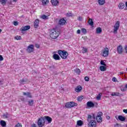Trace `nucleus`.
Returning a JSON list of instances; mask_svg holds the SVG:
<instances>
[{
  "label": "nucleus",
  "instance_id": "1",
  "mask_svg": "<svg viewBox=\"0 0 127 127\" xmlns=\"http://www.w3.org/2000/svg\"><path fill=\"white\" fill-rule=\"evenodd\" d=\"M58 54L63 59H67V57H68V55H69L67 52L61 50L58 51Z\"/></svg>",
  "mask_w": 127,
  "mask_h": 127
},
{
  "label": "nucleus",
  "instance_id": "2",
  "mask_svg": "<svg viewBox=\"0 0 127 127\" xmlns=\"http://www.w3.org/2000/svg\"><path fill=\"white\" fill-rule=\"evenodd\" d=\"M59 36V33H57L55 29L52 30L50 32V37L52 39H56Z\"/></svg>",
  "mask_w": 127,
  "mask_h": 127
},
{
  "label": "nucleus",
  "instance_id": "3",
  "mask_svg": "<svg viewBox=\"0 0 127 127\" xmlns=\"http://www.w3.org/2000/svg\"><path fill=\"white\" fill-rule=\"evenodd\" d=\"M37 124L39 127H44L45 125V118L44 117H41L38 120Z\"/></svg>",
  "mask_w": 127,
  "mask_h": 127
},
{
  "label": "nucleus",
  "instance_id": "4",
  "mask_svg": "<svg viewBox=\"0 0 127 127\" xmlns=\"http://www.w3.org/2000/svg\"><path fill=\"white\" fill-rule=\"evenodd\" d=\"M102 116H103V113L102 112H99L98 113L96 118V121L98 123H102Z\"/></svg>",
  "mask_w": 127,
  "mask_h": 127
},
{
  "label": "nucleus",
  "instance_id": "5",
  "mask_svg": "<svg viewBox=\"0 0 127 127\" xmlns=\"http://www.w3.org/2000/svg\"><path fill=\"white\" fill-rule=\"evenodd\" d=\"M88 127H97V122H96V121L92 120L88 122Z\"/></svg>",
  "mask_w": 127,
  "mask_h": 127
},
{
  "label": "nucleus",
  "instance_id": "6",
  "mask_svg": "<svg viewBox=\"0 0 127 127\" xmlns=\"http://www.w3.org/2000/svg\"><path fill=\"white\" fill-rule=\"evenodd\" d=\"M34 50V46L33 45H30L28 46L27 49L26 50L27 52L28 53H31V52H33Z\"/></svg>",
  "mask_w": 127,
  "mask_h": 127
},
{
  "label": "nucleus",
  "instance_id": "7",
  "mask_svg": "<svg viewBox=\"0 0 127 127\" xmlns=\"http://www.w3.org/2000/svg\"><path fill=\"white\" fill-rule=\"evenodd\" d=\"M120 28V21H117L115 25H114V33H117V31L119 30V28Z\"/></svg>",
  "mask_w": 127,
  "mask_h": 127
},
{
  "label": "nucleus",
  "instance_id": "8",
  "mask_svg": "<svg viewBox=\"0 0 127 127\" xmlns=\"http://www.w3.org/2000/svg\"><path fill=\"white\" fill-rule=\"evenodd\" d=\"M103 56L104 57H108V56H109V49L108 48H105L104 50H103Z\"/></svg>",
  "mask_w": 127,
  "mask_h": 127
},
{
  "label": "nucleus",
  "instance_id": "9",
  "mask_svg": "<svg viewBox=\"0 0 127 127\" xmlns=\"http://www.w3.org/2000/svg\"><path fill=\"white\" fill-rule=\"evenodd\" d=\"M29 29H30V26L27 25L24 27H22L20 28V31L23 32V31H26V30H28Z\"/></svg>",
  "mask_w": 127,
  "mask_h": 127
},
{
  "label": "nucleus",
  "instance_id": "10",
  "mask_svg": "<svg viewBox=\"0 0 127 127\" xmlns=\"http://www.w3.org/2000/svg\"><path fill=\"white\" fill-rule=\"evenodd\" d=\"M45 118V121H47L48 122V124H51L52 122V118H51L49 116H45L44 117Z\"/></svg>",
  "mask_w": 127,
  "mask_h": 127
},
{
  "label": "nucleus",
  "instance_id": "11",
  "mask_svg": "<svg viewBox=\"0 0 127 127\" xmlns=\"http://www.w3.org/2000/svg\"><path fill=\"white\" fill-rule=\"evenodd\" d=\"M86 105L87 107L88 108H94V107H95V104H94L92 101L87 102Z\"/></svg>",
  "mask_w": 127,
  "mask_h": 127
},
{
  "label": "nucleus",
  "instance_id": "12",
  "mask_svg": "<svg viewBox=\"0 0 127 127\" xmlns=\"http://www.w3.org/2000/svg\"><path fill=\"white\" fill-rule=\"evenodd\" d=\"M115 118L116 119V120H119V121H121V122H125L126 121V118H125L124 116H118V119L117 116H115Z\"/></svg>",
  "mask_w": 127,
  "mask_h": 127
},
{
  "label": "nucleus",
  "instance_id": "13",
  "mask_svg": "<svg viewBox=\"0 0 127 127\" xmlns=\"http://www.w3.org/2000/svg\"><path fill=\"white\" fill-rule=\"evenodd\" d=\"M66 23V20L64 19V18H61L59 21V23L60 25H64L65 23Z\"/></svg>",
  "mask_w": 127,
  "mask_h": 127
},
{
  "label": "nucleus",
  "instance_id": "14",
  "mask_svg": "<svg viewBox=\"0 0 127 127\" xmlns=\"http://www.w3.org/2000/svg\"><path fill=\"white\" fill-rule=\"evenodd\" d=\"M117 51L119 54H122L123 53V47L122 46H119L117 48Z\"/></svg>",
  "mask_w": 127,
  "mask_h": 127
},
{
  "label": "nucleus",
  "instance_id": "15",
  "mask_svg": "<svg viewBox=\"0 0 127 127\" xmlns=\"http://www.w3.org/2000/svg\"><path fill=\"white\" fill-rule=\"evenodd\" d=\"M39 24V20L36 19L34 22V26L35 28H37L38 27V25Z\"/></svg>",
  "mask_w": 127,
  "mask_h": 127
},
{
  "label": "nucleus",
  "instance_id": "16",
  "mask_svg": "<svg viewBox=\"0 0 127 127\" xmlns=\"http://www.w3.org/2000/svg\"><path fill=\"white\" fill-rule=\"evenodd\" d=\"M53 58H54L55 60H60L61 59L60 57H59V55L56 54H54V55L53 56Z\"/></svg>",
  "mask_w": 127,
  "mask_h": 127
},
{
  "label": "nucleus",
  "instance_id": "17",
  "mask_svg": "<svg viewBox=\"0 0 127 127\" xmlns=\"http://www.w3.org/2000/svg\"><path fill=\"white\" fill-rule=\"evenodd\" d=\"M51 2L53 5L56 6L58 3H59V1L57 0H51Z\"/></svg>",
  "mask_w": 127,
  "mask_h": 127
},
{
  "label": "nucleus",
  "instance_id": "18",
  "mask_svg": "<svg viewBox=\"0 0 127 127\" xmlns=\"http://www.w3.org/2000/svg\"><path fill=\"white\" fill-rule=\"evenodd\" d=\"M0 125L2 127H6V122H5V121H4L3 120H2L0 122Z\"/></svg>",
  "mask_w": 127,
  "mask_h": 127
},
{
  "label": "nucleus",
  "instance_id": "19",
  "mask_svg": "<svg viewBox=\"0 0 127 127\" xmlns=\"http://www.w3.org/2000/svg\"><path fill=\"white\" fill-rule=\"evenodd\" d=\"M23 95L24 96H27L29 98H32L31 94L30 92H23Z\"/></svg>",
  "mask_w": 127,
  "mask_h": 127
},
{
  "label": "nucleus",
  "instance_id": "20",
  "mask_svg": "<svg viewBox=\"0 0 127 127\" xmlns=\"http://www.w3.org/2000/svg\"><path fill=\"white\" fill-rule=\"evenodd\" d=\"M100 70L103 72L106 71L107 68L104 65H101L99 67Z\"/></svg>",
  "mask_w": 127,
  "mask_h": 127
},
{
  "label": "nucleus",
  "instance_id": "21",
  "mask_svg": "<svg viewBox=\"0 0 127 127\" xmlns=\"http://www.w3.org/2000/svg\"><path fill=\"white\" fill-rule=\"evenodd\" d=\"M125 6H126V5H125V3H121L119 5L120 9H123V8H124Z\"/></svg>",
  "mask_w": 127,
  "mask_h": 127
},
{
  "label": "nucleus",
  "instance_id": "22",
  "mask_svg": "<svg viewBox=\"0 0 127 127\" xmlns=\"http://www.w3.org/2000/svg\"><path fill=\"white\" fill-rule=\"evenodd\" d=\"M88 22L89 25H91V26H93V25H94V21H93V19L91 18L89 19Z\"/></svg>",
  "mask_w": 127,
  "mask_h": 127
},
{
  "label": "nucleus",
  "instance_id": "23",
  "mask_svg": "<svg viewBox=\"0 0 127 127\" xmlns=\"http://www.w3.org/2000/svg\"><path fill=\"white\" fill-rule=\"evenodd\" d=\"M83 121H82L81 120L77 121V126H78L79 127H81V126H83Z\"/></svg>",
  "mask_w": 127,
  "mask_h": 127
},
{
  "label": "nucleus",
  "instance_id": "24",
  "mask_svg": "<svg viewBox=\"0 0 127 127\" xmlns=\"http://www.w3.org/2000/svg\"><path fill=\"white\" fill-rule=\"evenodd\" d=\"M81 90H82V86H78L76 87V88L75 89V91L76 92H80V91H81Z\"/></svg>",
  "mask_w": 127,
  "mask_h": 127
},
{
  "label": "nucleus",
  "instance_id": "25",
  "mask_svg": "<svg viewBox=\"0 0 127 127\" xmlns=\"http://www.w3.org/2000/svg\"><path fill=\"white\" fill-rule=\"evenodd\" d=\"M96 33H97V34L102 33V28H101V27H98L96 29Z\"/></svg>",
  "mask_w": 127,
  "mask_h": 127
},
{
  "label": "nucleus",
  "instance_id": "26",
  "mask_svg": "<svg viewBox=\"0 0 127 127\" xmlns=\"http://www.w3.org/2000/svg\"><path fill=\"white\" fill-rule=\"evenodd\" d=\"M98 3L100 5H104L105 4V0H98Z\"/></svg>",
  "mask_w": 127,
  "mask_h": 127
},
{
  "label": "nucleus",
  "instance_id": "27",
  "mask_svg": "<svg viewBox=\"0 0 127 127\" xmlns=\"http://www.w3.org/2000/svg\"><path fill=\"white\" fill-rule=\"evenodd\" d=\"M42 2L43 3V5H45L46 4H47V3H49V0H42Z\"/></svg>",
  "mask_w": 127,
  "mask_h": 127
},
{
  "label": "nucleus",
  "instance_id": "28",
  "mask_svg": "<svg viewBox=\"0 0 127 127\" xmlns=\"http://www.w3.org/2000/svg\"><path fill=\"white\" fill-rule=\"evenodd\" d=\"M65 108H72V105H71L70 102L66 103L65 105Z\"/></svg>",
  "mask_w": 127,
  "mask_h": 127
},
{
  "label": "nucleus",
  "instance_id": "29",
  "mask_svg": "<svg viewBox=\"0 0 127 127\" xmlns=\"http://www.w3.org/2000/svg\"><path fill=\"white\" fill-rule=\"evenodd\" d=\"M111 96H112L113 97L116 96H120V93L119 92H112L111 93Z\"/></svg>",
  "mask_w": 127,
  "mask_h": 127
},
{
  "label": "nucleus",
  "instance_id": "30",
  "mask_svg": "<svg viewBox=\"0 0 127 127\" xmlns=\"http://www.w3.org/2000/svg\"><path fill=\"white\" fill-rule=\"evenodd\" d=\"M74 72L79 75L81 73V70L79 68H76L74 69Z\"/></svg>",
  "mask_w": 127,
  "mask_h": 127
},
{
  "label": "nucleus",
  "instance_id": "31",
  "mask_svg": "<svg viewBox=\"0 0 127 127\" xmlns=\"http://www.w3.org/2000/svg\"><path fill=\"white\" fill-rule=\"evenodd\" d=\"M70 103L71 106V108H73V107H76L77 105V103L73 102H70Z\"/></svg>",
  "mask_w": 127,
  "mask_h": 127
},
{
  "label": "nucleus",
  "instance_id": "32",
  "mask_svg": "<svg viewBox=\"0 0 127 127\" xmlns=\"http://www.w3.org/2000/svg\"><path fill=\"white\" fill-rule=\"evenodd\" d=\"M7 0H0V2H1V4L3 5H5V3H6Z\"/></svg>",
  "mask_w": 127,
  "mask_h": 127
},
{
  "label": "nucleus",
  "instance_id": "33",
  "mask_svg": "<svg viewBox=\"0 0 127 127\" xmlns=\"http://www.w3.org/2000/svg\"><path fill=\"white\" fill-rule=\"evenodd\" d=\"M92 116L88 115L87 117V122H90V121H92Z\"/></svg>",
  "mask_w": 127,
  "mask_h": 127
},
{
  "label": "nucleus",
  "instance_id": "34",
  "mask_svg": "<svg viewBox=\"0 0 127 127\" xmlns=\"http://www.w3.org/2000/svg\"><path fill=\"white\" fill-rule=\"evenodd\" d=\"M20 83L21 84V85H23L24 84H25V83H26V80H24V79H21V80H20Z\"/></svg>",
  "mask_w": 127,
  "mask_h": 127
},
{
  "label": "nucleus",
  "instance_id": "35",
  "mask_svg": "<svg viewBox=\"0 0 127 127\" xmlns=\"http://www.w3.org/2000/svg\"><path fill=\"white\" fill-rule=\"evenodd\" d=\"M101 97H102V93H99L98 95L96 97V99L98 100H101Z\"/></svg>",
  "mask_w": 127,
  "mask_h": 127
},
{
  "label": "nucleus",
  "instance_id": "36",
  "mask_svg": "<svg viewBox=\"0 0 127 127\" xmlns=\"http://www.w3.org/2000/svg\"><path fill=\"white\" fill-rule=\"evenodd\" d=\"M81 32L83 33V34H86L87 33V30L85 28L81 29Z\"/></svg>",
  "mask_w": 127,
  "mask_h": 127
},
{
  "label": "nucleus",
  "instance_id": "37",
  "mask_svg": "<svg viewBox=\"0 0 127 127\" xmlns=\"http://www.w3.org/2000/svg\"><path fill=\"white\" fill-rule=\"evenodd\" d=\"M83 96H78L77 97V101L78 102H81V101H82V100H83Z\"/></svg>",
  "mask_w": 127,
  "mask_h": 127
},
{
  "label": "nucleus",
  "instance_id": "38",
  "mask_svg": "<svg viewBox=\"0 0 127 127\" xmlns=\"http://www.w3.org/2000/svg\"><path fill=\"white\" fill-rule=\"evenodd\" d=\"M41 18H42V19H48V16L45 15H43L41 16Z\"/></svg>",
  "mask_w": 127,
  "mask_h": 127
},
{
  "label": "nucleus",
  "instance_id": "39",
  "mask_svg": "<svg viewBox=\"0 0 127 127\" xmlns=\"http://www.w3.org/2000/svg\"><path fill=\"white\" fill-rule=\"evenodd\" d=\"M15 39L16 40H20V39H21V36H16L15 37Z\"/></svg>",
  "mask_w": 127,
  "mask_h": 127
},
{
  "label": "nucleus",
  "instance_id": "40",
  "mask_svg": "<svg viewBox=\"0 0 127 127\" xmlns=\"http://www.w3.org/2000/svg\"><path fill=\"white\" fill-rule=\"evenodd\" d=\"M28 103H29V105L31 106H33V101L32 100L29 101Z\"/></svg>",
  "mask_w": 127,
  "mask_h": 127
},
{
  "label": "nucleus",
  "instance_id": "41",
  "mask_svg": "<svg viewBox=\"0 0 127 127\" xmlns=\"http://www.w3.org/2000/svg\"><path fill=\"white\" fill-rule=\"evenodd\" d=\"M84 80L86 82H89V81L90 80V78H89V77H88V76H85L84 77Z\"/></svg>",
  "mask_w": 127,
  "mask_h": 127
},
{
  "label": "nucleus",
  "instance_id": "42",
  "mask_svg": "<svg viewBox=\"0 0 127 127\" xmlns=\"http://www.w3.org/2000/svg\"><path fill=\"white\" fill-rule=\"evenodd\" d=\"M100 64H101V65H103V66H107V64H105V62L104 61H101L100 62Z\"/></svg>",
  "mask_w": 127,
  "mask_h": 127
},
{
  "label": "nucleus",
  "instance_id": "43",
  "mask_svg": "<svg viewBox=\"0 0 127 127\" xmlns=\"http://www.w3.org/2000/svg\"><path fill=\"white\" fill-rule=\"evenodd\" d=\"M3 118H4V119H8V114H3Z\"/></svg>",
  "mask_w": 127,
  "mask_h": 127
},
{
  "label": "nucleus",
  "instance_id": "44",
  "mask_svg": "<svg viewBox=\"0 0 127 127\" xmlns=\"http://www.w3.org/2000/svg\"><path fill=\"white\" fill-rule=\"evenodd\" d=\"M15 127H22V125L19 123H18L15 125Z\"/></svg>",
  "mask_w": 127,
  "mask_h": 127
},
{
  "label": "nucleus",
  "instance_id": "45",
  "mask_svg": "<svg viewBox=\"0 0 127 127\" xmlns=\"http://www.w3.org/2000/svg\"><path fill=\"white\" fill-rule=\"evenodd\" d=\"M82 51H83V53H86V52H87V51H88V50L85 48H83Z\"/></svg>",
  "mask_w": 127,
  "mask_h": 127
},
{
  "label": "nucleus",
  "instance_id": "46",
  "mask_svg": "<svg viewBox=\"0 0 127 127\" xmlns=\"http://www.w3.org/2000/svg\"><path fill=\"white\" fill-rule=\"evenodd\" d=\"M97 116H96V115L95 114H93L92 116V119L94 121V120H96V118Z\"/></svg>",
  "mask_w": 127,
  "mask_h": 127
},
{
  "label": "nucleus",
  "instance_id": "47",
  "mask_svg": "<svg viewBox=\"0 0 127 127\" xmlns=\"http://www.w3.org/2000/svg\"><path fill=\"white\" fill-rule=\"evenodd\" d=\"M66 15V16H68V17L72 16V13H70V12L67 13Z\"/></svg>",
  "mask_w": 127,
  "mask_h": 127
},
{
  "label": "nucleus",
  "instance_id": "48",
  "mask_svg": "<svg viewBox=\"0 0 127 127\" xmlns=\"http://www.w3.org/2000/svg\"><path fill=\"white\" fill-rule=\"evenodd\" d=\"M13 24H14V25H15V26H16V25H18V22H17V21H14Z\"/></svg>",
  "mask_w": 127,
  "mask_h": 127
},
{
  "label": "nucleus",
  "instance_id": "49",
  "mask_svg": "<svg viewBox=\"0 0 127 127\" xmlns=\"http://www.w3.org/2000/svg\"><path fill=\"white\" fill-rule=\"evenodd\" d=\"M82 19H83L82 18V17H81V16H79L78 18V20H79V21H82Z\"/></svg>",
  "mask_w": 127,
  "mask_h": 127
},
{
  "label": "nucleus",
  "instance_id": "50",
  "mask_svg": "<svg viewBox=\"0 0 127 127\" xmlns=\"http://www.w3.org/2000/svg\"><path fill=\"white\" fill-rule=\"evenodd\" d=\"M3 60V57L2 55H0V61H2Z\"/></svg>",
  "mask_w": 127,
  "mask_h": 127
},
{
  "label": "nucleus",
  "instance_id": "51",
  "mask_svg": "<svg viewBox=\"0 0 127 127\" xmlns=\"http://www.w3.org/2000/svg\"><path fill=\"white\" fill-rule=\"evenodd\" d=\"M31 127H37V125H36V124H33L31 125Z\"/></svg>",
  "mask_w": 127,
  "mask_h": 127
},
{
  "label": "nucleus",
  "instance_id": "52",
  "mask_svg": "<svg viewBox=\"0 0 127 127\" xmlns=\"http://www.w3.org/2000/svg\"><path fill=\"white\" fill-rule=\"evenodd\" d=\"M117 78H116V77H113L112 78V81H113V82H117Z\"/></svg>",
  "mask_w": 127,
  "mask_h": 127
},
{
  "label": "nucleus",
  "instance_id": "53",
  "mask_svg": "<svg viewBox=\"0 0 127 127\" xmlns=\"http://www.w3.org/2000/svg\"><path fill=\"white\" fill-rule=\"evenodd\" d=\"M80 33H81V30H78L77 31V34H80Z\"/></svg>",
  "mask_w": 127,
  "mask_h": 127
},
{
  "label": "nucleus",
  "instance_id": "54",
  "mask_svg": "<svg viewBox=\"0 0 127 127\" xmlns=\"http://www.w3.org/2000/svg\"><path fill=\"white\" fill-rule=\"evenodd\" d=\"M123 112H124V113H125V114H127V109H124V110H123Z\"/></svg>",
  "mask_w": 127,
  "mask_h": 127
},
{
  "label": "nucleus",
  "instance_id": "55",
  "mask_svg": "<svg viewBox=\"0 0 127 127\" xmlns=\"http://www.w3.org/2000/svg\"><path fill=\"white\" fill-rule=\"evenodd\" d=\"M35 46H36V47L37 48H39V47H40V46H39V45H38V44H36Z\"/></svg>",
  "mask_w": 127,
  "mask_h": 127
},
{
  "label": "nucleus",
  "instance_id": "56",
  "mask_svg": "<svg viewBox=\"0 0 127 127\" xmlns=\"http://www.w3.org/2000/svg\"><path fill=\"white\" fill-rule=\"evenodd\" d=\"M126 89H127V88L125 87L123 89H122L121 91H123L124 92H125V91H126Z\"/></svg>",
  "mask_w": 127,
  "mask_h": 127
},
{
  "label": "nucleus",
  "instance_id": "57",
  "mask_svg": "<svg viewBox=\"0 0 127 127\" xmlns=\"http://www.w3.org/2000/svg\"><path fill=\"white\" fill-rule=\"evenodd\" d=\"M125 51H126V53L127 54V46H126L125 48Z\"/></svg>",
  "mask_w": 127,
  "mask_h": 127
},
{
  "label": "nucleus",
  "instance_id": "58",
  "mask_svg": "<svg viewBox=\"0 0 127 127\" xmlns=\"http://www.w3.org/2000/svg\"><path fill=\"white\" fill-rule=\"evenodd\" d=\"M21 100L22 101V102H24V98H21Z\"/></svg>",
  "mask_w": 127,
  "mask_h": 127
},
{
  "label": "nucleus",
  "instance_id": "59",
  "mask_svg": "<svg viewBox=\"0 0 127 127\" xmlns=\"http://www.w3.org/2000/svg\"><path fill=\"white\" fill-rule=\"evenodd\" d=\"M115 127H120V126H119V124H116V125L115 126Z\"/></svg>",
  "mask_w": 127,
  "mask_h": 127
},
{
  "label": "nucleus",
  "instance_id": "60",
  "mask_svg": "<svg viewBox=\"0 0 127 127\" xmlns=\"http://www.w3.org/2000/svg\"><path fill=\"white\" fill-rule=\"evenodd\" d=\"M107 120H110V116H107Z\"/></svg>",
  "mask_w": 127,
  "mask_h": 127
},
{
  "label": "nucleus",
  "instance_id": "61",
  "mask_svg": "<svg viewBox=\"0 0 127 127\" xmlns=\"http://www.w3.org/2000/svg\"><path fill=\"white\" fill-rule=\"evenodd\" d=\"M123 74H124V72H123V71L122 72H120V74L121 75H123Z\"/></svg>",
  "mask_w": 127,
  "mask_h": 127
},
{
  "label": "nucleus",
  "instance_id": "62",
  "mask_svg": "<svg viewBox=\"0 0 127 127\" xmlns=\"http://www.w3.org/2000/svg\"><path fill=\"white\" fill-rule=\"evenodd\" d=\"M13 1H14L15 2H16V1H17V0H13Z\"/></svg>",
  "mask_w": 127,
  "mask_h": 127
},
{
  "label": "nucleus",
  "instance_id": "63",
  "mask_svg": "<svg viewBox=\"0 0 127 127\" xmlns=\"http://www.w3.org/2000/svg\"><path fill=\"white\" fill-rule=\"evenodd\" d=\"M126 6L127 7V2H126Z\"/></svg>",
  "mask_w": 127,
  "mask_h": 127
},
{
  "label": "nucleus",
  "instance_id": "64",
  "mask_svg": "<svg viewBox=\"0 0 127 127\" xmlns=\"http://www.w3.org/2000/svg\"><path fill=\"white\" fill-rule=\"evenodd\" d=\"M126 88L127 89V84L126 85Z\"/></svg>",
  "mask_w": 127,
  "mask_h": 127
}]
</instances>
